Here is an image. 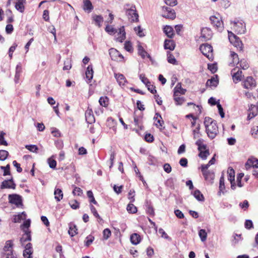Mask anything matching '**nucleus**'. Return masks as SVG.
<instances>
[{"mask_svg": "<svg viewBox=\"0 0 258 258\" xmlns=\"http://www.w3.org/2000/svg\"><path fill=\"white\" fill-rule=\"evenodd\" d=\"M173 97L176 105H181L185 101L184 98L183 97H180L179 94H174Z\"/></svg>", "mask_w": 258, "mask_h": 258, "instance_id": "nucleus-37", "label": "nucleus"}, {"mask_svg": "<svg viewBox=\"0 0 258 258\" xmlns=\"http://www.w3.org/2000/svg\"><path fill=\"white\" fill-rule=\"evenodd\" d=\"M8 152L6 150H0V160H5L8 156Z\"/></svg>", "mask_w": 258, "mask_h": 258, "instance_id": "nucleus-57", "label": "nucleus"}, {"mask_svg": "<svg viewBox=\"0 0 258 258\" xmlns=\"http://www.w3.org/2000/svg\"><path fill=\"white\" fill-rule=\"evenodd\" d=\"M140 79L141 80V81L147 86L149 83H150L149 80L145 77V75L144 74H141L140 75Z\"/></svg>", "mask_w": 258, "mask_h": 258, "instance_id": "nucleus-63", "label": "nucleus"}, {"mask_svg": "<svg viewBox=\"0 0 258 258\" xmlns=\"http://www.w3.org/2000/svg\"><path fill=\"white\" fill-rule=\"evenodd\" d=\"M103 234L104 238L107 239L111 235V231L108 228H106L103 230Z\"/></svg>", "mask_w": 258, "mask_h": 258, "instance_id": "nucleus-62", "label": "nucleus"}, {"mask_svg": "<svg viewBox=\"0 0 258 258\" xmlns=\"http://www.w3.org/2000/svg\"><path fill=\"white\" fill-rule=\"evenodd\" d=\"M199 235L202 242H204L206 240L207 233L205 229H201L199 232Z\"/></svg>", "mask_w": 258, "mask_h": 258, "instance_id": "nucleus-44", "label": "nucleus"}, {"mask_svg": "<svg viewBox=\"0 0 258 258\" xmlns=\"http://www.w3.org/2000/svg\"><path fill=\"white\" fill-rule=\"evenodd\" d=\"M126 210L128 213L132 214L136 213L137 212V207L133 204H128Z\"/></svg>", "mask_w": 258, "mask_h": 258, "instance_id": "nucleus-45", "label": "nucleus"}, {"mask_svg": "<svg viewBox=\"0 0 258 258\" xmlns=\"http://www.w3.org/2000/svg\"><path fill=\"white\" fill-rule=\"evenodd\" d=\"M54 199L57 202H59L63 198V193L59 188H55L54 192Z\"/></svg>", "mask_w": 258, "mask_h": 258, "instance_id": "nucleus-31", "label": "nucleus"}, {"mask_svg": "<svg viewBox=\"0 0 258 258\" xmlns=\"http://www.w3.org/2000/svg\"><path fill=\"white\" fill-rule=\"evenodd\" d=\"M205 180L207 181L212 182L214 179V173L211 171H208L203 173Z\"/></svg>", "mask_w": 258, "mask_h": 258, "instance_id": "nucleus-22", "label": "nucleus"}, {"mask_svg": "<svg viewBox=\"0 0 258 258\" xmlns=\"http://www.w3.org/2000/svg\"><path fill=\"white\" fill-rule=\"evenodd\" d=\"M5 133L4 132H0V145L7 146V142L5 140L4 136Z\"/></svg>", "mask_w": 258, "mask_h": 258, "instance_id": "nucleus-59", "label": "nucleus"}, {"mask_svg": "<svg viewBox=\"0 0 258 258\" xmlns=\"http://www.w3.org/2000/svg\"><path fill=\"white\" fill-rule=\"evenodd\" d=\"M209 150H206L200 152L199 156L203 159H206L207 157L209 155Z\"/></svg>", "mask_w": 258, "mask_h": 258, "instance_id": "nucleus-58", "label": "nucleus"}, {"mask_svg": "<svg viewBox=\"0 0 258 258\" xmlns=\"http://www.w3.org/2000/svg\"><path fill=\"white\" fill-rule=\"evenodd\" d=\"M244 176V173H240L237 176L236 181L237 183V186L239 187L243 186V184L241 183V179Z\"/></svg>", "mask_w": 258, "mask_h": 258, "instance_id": "nucleus-55", "label": "nucleus"}, {"mask_svg": "<svg viewBox=\"0 0 258 258\" xmlns=\"http://www.w3.org/2000/svg\"><path fill=\"white\" fill-rule=\"evenodd\" d=\"M246 169L247 170L251 167L258 168V159L255 158H251L248 159L245 165Z\"/></svg>", "mask_w": 258, "mask_h": 258, "instance_id": "nucleus-18", "label": "nucleus"}, {"mask_svg": "<svg viewBox=\"0 0 258 258\" xmlns=\"http://www.w3.org/2000/svg\"><path fill=\"white\" fill-rule=\"evenodd\" d=\"M86 78L89 80H91L93 78V70L92 66L89 65L87 69L86 72Z\"/></svg>", "mask_w": 258, "mask_h": 258, "instance_id": "nucleus-39", "label": "nucleus"}, {"mask_svg": "<svg viewBox=\"0 0 258 258\" xmlns=\"http://www.w3.org/2000/svg\"><path fill=\"white\" fill-rule=\"evenodd\" d=\"M25 148L28 150H29L30 152L33 153H37L38 150V148L37 147V146L34 145H26Z\"/></svg>", "mask_w": 258, "mask_h": 258, "instance_id": "nucleus-52", "label": "nucleus"}, {"mask_svg": "<svg viewBox=\"0 0 258 258\" xmlns=\"http://www.w3.org/2000/svg\"><path fill=\"white\" fill-rule=\"evenodd\" d=\"M193 195L194 197L199 201H204V197L203 194L199 190H196L194 193Z\"/></svg>", "mask_w": 258, "mask_h": 258, "instance_id": "nucleus-42", "label": "nucleus"}, {"mask_svg": "<svg viewBox=\"0 0 258 258\" xmlns=\"http://www.w3.org/2000/svg\"><path fill=\"white\" fill-rule=\"evenodd\" d=\"M8 199L10 203L14 204L17 207L22 205V198L19 195L16 194L9 195Z\"/></svg>", "mask_w": 258, "mask_h": 258, "instance_id": "nucleus-9", "label": "nucleus"}, {"mask_svg": "<svg viewBox=\"0 0 258 258\" xmlns=\"http://www.w3.org/2000/svg\"><path fill=\"white\" fill-rule=\"evenodd\" d=\"M247 119L250 120L256 116L258 114V106L250 104L248 110Z\"/></svg>", "mask_w": 258, "mask_h": 258, "instance_id": "nucleus-12", "label": "nucleus"}, {"mask_svg": "<svg viewBox=\"0 0 258 258\" xmlns=\"http://www.w3.org/2000/svg\"><path fill=\"white\" fill-rule=\"evenodd\" d=\"M162 17L167 19H174L176 17L175 11L170 8L167 7H162Z\"/></svg>", "mask_w": 258, "mask_h": 258, "instance_id": "nucleus-7", "label": "nucleus"}, {"mask_svg": "<svg viewBox=\"0 0 258 258\" xmlns=\"http://www.w3.org/2000/svg\"><path fill=\"white\" fill-rule=\"evenodd\" d=\"M231 28L237 34H243L245 32V24L242 20H236L231 22Z\"/></svg>", "mask_w": 258, "mask_h": 258, "instance_id": "nucleus-2", "label": "nucleus"}, {"mask_svg": "<svg viewBox=\"0 0 258 258\" xmlns=\"http://www.w3.org/2000/svg\"><path fill=\"white\" fill-rule=\"evenodd\" d=\"M196 144L198 146V150L200 152L207 150L206 149V147H207L206 145L203 144V139H198L196 141Z\"/></svg>", "mask_w": 258, "mask_h": 258, "instance_id": "nucleus-33", "label": "nucleus"}, {"mask_svg": "<svg viewBox=\"0 0 258 258\" xmlns=\"http://www.w3.org/2000/svg\"><path fill=\"white\" fill-rule=\"evenodd\" d=\"M109 55L111 59L117 61H121L123 59V57L116 49L112 48L109 49Z\"/></svg>", "mask_w": 258, "mask_h": 258, "instance_id": "nucleus-8", "label": "nucleus"}, {"mask_svg": "<svg viewBox=\"0 0 258 258\" xmlns=\"http://www.w3.org/2000/svg\"><path fill=\"white\" fill-rule=\"evenodd\" d=\"M33 252L32 245L31 243H28L25 246V249L23 251L24 258H31Z\"/></svg>", "mask_w": 258, "mask_h": 258, "instance_id": "nucleus-15", "label": "nucleus"}, {"mask_svg": "<svg viewBox=\"0 0 258 258\" xmlns=\"http://www.w3.org/2000/svg\"><path fill=\"white\" fill-rule=\"evenodd\" d=\"M93 20L95 21V24L99 27L101 26V23L103 21V18L101 15H94L92 17Z\"/></svg>", "mask_w": 258, "mask_h": 258, "instance_id": "nucleus-35", "label": "nucleus"}, {"mask_svg": "<svg viewBox=\"0 0 258 258\" xmlns=\"http://www.w3.org/2000/svg\"><path fill=\"white\" fill-rule=\"evenodd\" d=\"M200 125H199L196 129H195L193 131V135H194V139H200V137L201 136V134L200 132Z\"/></svg>", "mask_w": 258, "mask_h": 258, "instance_id": "nucleus-53", "label": "nucleus"}, {"mask_svg": "<svg viewBox=\"0 0 258 258\" xmlns=\"http://www.w3.org/2000/svg\"><path fill=\"white\" fill-rule=\"evenodd\" d=\"M13 242L11 240H8L4 247V251L5 253L12 251Z\"/></svg>", "mask_w": 258, "mask_h": 258, "instance_id": "nucleus-41", "label": "nucleus"}, {"mask_svg": "<svg viewBox=\"0 0 258 258\" xmlns=\"http://www.w3.org/2000/svg\"><path fill=\"white\" fill-rule=\"evenodd\" d=\"M69 205L73 209H77L79 207V203L76 200L71 201L69 202Z\"/></svg>", "mask_w": 258, "mask_h": 258, "instance_id": "nucleus-60", "label": "nucleus"}, {"mask_svg": "<svg viewBox=\"0 0 258 258\" xmlns=\"http://www.w3.org/2000/svg\"><path fill=\"white\" fill-rule=\"evenodd\" d=\"M105 31L110 35L115 34L117 32V30L115 29L111 26L107 25L105 28Z\"/></svg>", "mask_w": 258, "mask_h": 258, "instance_id": "nucleus-51", "label": "nucleus"}, {"mask_svg": "<svg viewBox=\"0 0 258 258\" xmlns=\"http://www.w3.org/2000/svg\"><path fill=\"white\" fill-rule=\"evenodd\" d=\"M86 120L90 124L95 121V117L93 114V111L91 109H88L85 113Z\"/></svg>", "mask_w": 258, "mask_h": 258, "instance_id": "nucleus-20", "label": "nucleus"}, {"mask_svg": "<svg viewBox=\"0 0 258 258\" xmlns=\"http://www.w3.org/2000/svg\"><path fill=\"white\" fill-rule=\"evenodd\" d=\"M224 175H222L220 178L219 181V191L218 193L219 196H221V194H224L225 190V183H224Z\"/></svg>", "mask_w": 258, "mask_h": 258, "instance_id": "nucleus-28", "label": "nucleus"}, {"mask_svg": "<svg viewBox=\"0 0 258 258\" xmlns=\"http://www.w3.org/2000/svg\"><path fill=\"white\" fill-rule=\"evenodd\" d=\"M94 240V237L91 235H89L86 238L85 241V245L87 247L89 246L93 241Z\"/></svg>", "mask_w": 258, "mask_h": 258, "instance_id": "nucleus-47", "label": "nucleus"}, {"mask_svg": "<svg viewBox=\"0 0 258 258\" xmlns=\"http://www.w3.org/2000/svg\"><path fill=\"white\" fill-rule=\"evenodd\" d=\"M77 229L76 226L73 224H70V229L69 230V234L71 236L73 237L77 234Z\"/></svg>", "mask_w": 258, "mask_h": 258, "instance_id": "nucleus-43", "label": "nucleus"}, {"mask_svg": "<svg viewBox=\"0 0 258 258\" xmlns=\"http://www.w3.org/2000/svg\"><path fill=\"white\" fill-rule=\"evenodd\" d=\"M124 49L128 52H132L133 48L132 43L130 41H126L124 43Z\"/></svg>", "mask_w": 258, "mask_h": 258, "instance_id": "nucleus-56", "label": "nucleus"}, {"mask_svg": "<svg viewBox=\"0 0 258 258\" xmlns=\"http://www.w3.org/2000/svg\"><path fill=\"white\" fill-rule=\"evenodd\" d=\"M186 90L181 87V83H178L174 88V94H184Z\"/></svg>", "mask_w": 258, "mask_h": 258, "instance_id": "nucleus-29", "label": "nucleus"}, {"mask_svg": "<svg viewBox=\"0 0 258 258\" xmlns=\"http://www.w3.org/2000/svg\"><path fill=\"white\" fill-rule=\"evenodd\" d=\"M83 10L88 13H90L93 9V6L91 1L90 0H83Z\"/></svg>", "mask_w": 258, "mask_h": 258, "instance_id": "nucleus-19", "label": "nucleus"}, {"mask_svg": "<svg viewBox=\"0 0 258 258\" xmlns=\"http://www.w3.org/2000/svg\"><path fill=\"white\" fill-rule=\"evenodd\" d=\"M201 52L209 59L213 58V48L211 45L207 43L203 44L200 47Z\"/></svg>", "mask_w": 258, "mask_h": 258, "instance_id": "nucleus-4", "label": "nucleus"}, {"mask_svg": "<svg viewBox=\"0 0 258 258\" xmlns=\"http://www.w3.org/2000/svg\"><path fill=\"white\" fill-rule=\"evenodd\" d=\"M251 135L256 139H258V126L256 127H253L251 131Z\"/></svg>", "mask_w": 258, "mask_h": 258, "instance_id": "nucleus-64", "label": "nucleus"}, {"mask_svg": "<svg viewBox=\"0 0 258 258\" xmlns=\"http://www.w3.org/2000/svg\"><path fill=\"white\" fill-rule=\"evenodd\" d=\"M164 32L169 38H172L173 36V28L169 26H166L164 28Z\"/></svg>", "mask_w": 258, "mask_h": 258, "instance_id": "nucleus-40", "label": "nucleus"}, {"mask_svg": "<svg viewBox=\"0 0 258 258\" xmlns=\"http://www.w3.org/2000/svg\"><path fill=\"white\" fill-rule=\"evenodd\" d=\"M138 54L143 58H144L146 56L149 57V55L148 54V53L145 50L144 48L141 46L140 44H139L138 45Z\"/></svg>", "mask_w": 258, "mask_h": 258, "instance_id": "nucleus-32", "label": "nucleus"}, {"mask_svg": "<svg viewBox=\"0 0 258 258\" xmlns=\"http://www.w3.org/2000/svg\"><path fill=\"white\" fill-rule=\"evenodd\" d=\"M134 30L139 36L143 37V36H145V34L143 33V30L141 29L140 26H138V27H135L134 28Z\"/></svg>", "mask_w": 258, "mask_h": 258, "instance_id": "nucleus-61", "label": "nucleus"}, {"mask_svg": "<svg viewBox=\"0 0 258 258\" xmlns=\"http://www.w3.org/2000/svg\"><path fill=\"white\" fill-rule=\"evenodd\" d=\"M218 84L217 78L213 77L211 79H209L206 83V86L209 87H216Z\"/></svg>", "mask_w": 258, "mask_h": 258, "instance_id": "nucleus-34", "label": "nucleus"}, {"mask_svg": "<svg viewBox=\"0 0 258 258\" xmlns=\"http://www.w3.org/2000/svg\"><path fill=\"white\" fill-rule=\"evenodd\" d=\"M125 9L126 10V15L131 22H134L138 21L139 15L136 12L135 6H132L130 9Z\"/></svg>", "mask_w": 258, "mask_h": 258, "instance_id": "nucleus-5", "label": "nucleus"}, {"mask_svg": "<svg viewBox=\"0 0 258 258\" xmlns=\"http://www.w3.org/2000/svg\"><path fill=\"white\" fill-rule=\"evenodd\" d=\"M256 86V82L251 77H247L243 82V87L246 89H252Z\"/></svg>", "mask_w": 258, "mask_h": 258, "instance_id": "nucleus-16", "label": "nucleus"}, {"mask_svg": "<svg viewBox=\"0 0 258 258\" xmlns=\"http://www.w3.org/2000/svg\"><path fill=\"white\" fill-rule=\"evenodd\" d=\"M204 123L209 138L211 139H214L219 133L216 121L213 120L211 118L206 117Z\"/></svg>", "mask_w": 258, "mask_h": 258, "instance_id": "nucleus-1", "label": "nucleus"}, {"mask_svg": "<svg viewBox=\"0 0 258 258\" xmlns=\"http://www.w3.org/2000/svg\"><path fill=\"white\" fill-rule=\"evenodd\" d=\"M228 37L231 43L240 50H242V43L238 37L232 32L228 31Z\"/></svg>", "mask_w": 258, "mask_h": 258, "instance_id": "nucleus-6", "label": "nucleus"}, {"mask_svg": "<svg viewBox=\"0 0 258 258\" xmlns=\"http://www.w3.org/2000/svg\"><path fill=\"white\" fill-rule=\"evenodd\" d=\"M231 73L233 77V81L235 83L241 81L243 77L242 71L239 70L238 67L233 69L231 71Z\"/></svg>", "mask_w": 258, "mask_h": 258, "instance_id": "nucleus-10", "label": "nucleus"}, {"mask_svg": "<svg viewBox=\"0 0 258 258\" xmlns=\"http://www.w3.org/2000/svg\"><path fill=\"white\" fill-rule=\"evenodd\" d=\"M230 57L232 59V62H230V65L231 66H235V64H238L239 63V58L237 53H235L233 51H231L230 53Z\"/></svg>", "mask_w": 258, "mask_h": 258, "instance_id": "nucleus-24", "label": "nucleus"}, {"mask_svg": "<svg viewBox=\"0 0 258 258\" xmlns=\"http://www.w3.org/2000/svg\"><path fill=\"white\" fill-rule=\"evenodd\" d=\"M212 31L209 28H203L201 30V38L204 41L210 40L212 37Z\"/></svg>", "mask_w": 258, "mask_h": 258, "instance_id": "nucleus-11", "label": "nucleus"}, {"mask_svg": "<svg viewBox=\"0 0 258 258\" xmlns=\"http://www.w3.org/2000/svg\"><path fill=\"white\" fill-rule=\"evenodd\" d=\"M167 60L169 63L173 64H176L177 61L172 54L168 53L167 54Z\"/></svg>", "mask_w": 258, "mask_h": 258, "instance_id": "nucleus-54", "label": "nucleus"}, {"mask_svg": "<svg viewBox=\"0 0 258 258\" xmlns=\"http://www.w3.org/2000/svg\"><path fill=\"white\" fill-rule=\"evenodd\" d=\"M72 68L71 60L69 58L66 59L64 61L63 70H69Z\"/></svg>", "mask_w": 258, "mask_h": 258, "instance_id": "nucleus-50", "label": "nucleus"}, {"mask_svg": "<svg viewBox=\"0 0 258 258\" xmlns=\"http://www.w3.org/2000/svg\"><path fill=\"white\" fill-rule=\"evenodd\" d=\"M240 67L243 70H246L249 68V64L245 59H242L239 61Z\"/></svg>", "mask_w": 258, "mask_h": 258, "instance_id": "nucleus-48", "label": "nucleus"}, {"mask_svg": "<svg viewBox=\"0 0 258 258\" xmlns=\"http://www.w3.org/2000/svg\"><path fill=\"white\" fill-rule=\"evenodd\" d=\"M154 119L157 122L155 123V125L157 127H162L163 124L164 123V121L162 120L161 116L160 115L159 113H156L155 114V116H154Z\"/></svg>", "mask_w": 258, "mask_h": 258, "instance_id": "nucleus-26", "label": "nucleus"}, {"mask_svg": "<svg viewBox=\"0 0 258 258\" xmlns=\"http://www.w3.org/2000/svg\"><path fill=\"white\" fill-rule=\"evenodd\" d=\"M16 184L14 182L12 178L9 180H5L2 183L1 188H12L15 189Z\"/></svg>", "mask_w": 258, "mask_h": 258, "instance_id": "nucleus-17", "label": "nucleus"}, {"mask_svg": "<svg viewBox=\"0 0 258 258\" xmlns=\"http://www.w3.org/2000/svg\"><path fill=\"white\" fill-rule=\"evenodd\" d=\"M25 0H17L15 8L19 12L23 13L25 9L24 4Z\"/></svg>", "mask_w": 258, "mask_h": 258, "instance_id": "nucleus-23", "label": "nucleus"}, {"mask_svg": "<svg viewBox=\"0 0 258 258\" xmlns=\"http://www.w3.org/2000/svg\"><path fill=\"white\" fill-rule=\"evenodd\" d=\"M130 239L131 242L134 245L138 244L141 241V237L137 233H134L132 234Z\"/></svg>", "mask_w": 258, "mask_h": 258, "instance_id": "nucleus-30", "label": "nucleus"}, {"mask_svg": "<svg viewBox=\"0 0 258 258\" xmlns=\"http://www.w3.org/2000/svg\"><path fill=\"white\" fill-rule=\"evenodd\" d=\"M31 240V235L30 234V232H25V235L22 237L20 239V241L22 243V244H23V242L26 241H30Z\"/></svg>", "mask_w": 258, "mask_h": 258, "instance_id": "nucleus-49", "label": "nucleus"}, {"mask_svg": "<svg viewBox=\"0 0 258 258\" xmlns=\"http://www.w3.org/2000/svg\"><path fill=\"white\" fill-rule=\"evenodd\" d=\"M117 35L116 36V40L119 42H122L126 37V33L124 26L120 27L117 29Z\"/></svg>", "mask_w": 258, "mask_h": 258, "instance_id": "nucleus-14", "label": "nucleus"}, {"mask_svg": "<svg viewBox=\"0 0 258 258\" xmlns=\"http://www.w3.org/2000/svg\"><path fill=\"white\" fill-rule=\"evenodd\" d=\"M227 173L228 174V180L230 181L231 183V187L233 190L235 189L236 184L234 182L235 178V172L233 169L231 167H229L227 170Z\"/></svg>", "mask_w": 258, "mask_h": 258, "instance_id": "nucleus-13", "label": "nucleus"}, {"mask_svg": "<svg viewBox=\"0 0 258 258\" xmlns=\"http://www.w3.org/2000/svg\"><path fill=\"white\" fill-rule=\"evenodd\" d=\"M26 218V214L25 212L15 215L13 218L14 223H20L22 220H25Z\"/></svg>", "mask_w": 258, "mask_h": 258, "instance_id": "nucleus-27", "label": "nucleus"}, {"mask_svg": "<svg viewBox=\"0 0 258 258\" xmlns=\"http://www.w3.org/2000/svg\"><path fill=\"white\" fill-rule=\"evenodd\" d=\"M54 157L55 156L54 155H52L47 160V162L48 164L49 167L53 169H55L56 166V161L53 159Z\"/></svg>", "mask_w": 258, "mask_h": 258, "instance_id": "nucleus-38", "label": "nucleus"}, {"mask_svg": "<svg viewBox=\"0 0 258 258\" xmlns=\"http://www.w3.org/2000/svg\"><path fill=\"white\" fill-rule=\"evenodd\" d=\"M212 24H213L217 29L221 31L224 28L223 22L222 21L221 17L219 14L212 16L210 18Z\"/></svg>", "mask_w": 258, "mask_h": 258, "instance_id": "nucleus-3", "label": "nucleus"}, {"mask_svg": "<svg viewBox=\"0 0 258 258\" xmlns=\"http://www.w3.org/2000/svg\"><path fill=\"white\" fill-rule=\"evenodd\" d=\"M175 43L172 40H165L164 42V48L166 49L173 50L175 48Z\"/></svg>", "mask_w": 258, "mask_h": 258, "instance_id": "nucleus-25", "label": "nucleus"}, {"mask_svg": "<svg viewBox=\"0 0 258 258\" xmlns=\"http://www.w3.org/2000/svg\"><path fill=\"white\" fill-rule=\"evenodd\" d=\"M22 72V68L21 65L17 64L16 68V73L15 76V82L17 83L19 82L20 75Z\"/></svg>", "mask_w": 258, "mask_h": 258, "instance_id": "nucleus-36", "label": "nucleus"}, {"mask_svg": "<svg viewBox=\"0 0 258 258\" xmlns=\"http://www.w3.org/2000/svg\"><path fill=\"white\" fill-rule=\"evenodd\" d=\"M114 77L119 86L124 85L126 82V79L122 74H114Z\"/></svg>", "mask_w": 258, "mask_h": 258, "instance_id": "nucleus-21", "label": "nucleus"}, {"mask_svg": "<svg viewBox=\"0 0 258 258\" xmlns=\"http://www.w3.org/2000/svg\"><path fill=\"white\" fill-rule=\"evenodd\" d=\"M100 105L106 107L108 104V98L107 97H101L99 100Z\"/></svg>", "mask_w": 258, "mask_h": 258, "instance_id": "nucleus-46", "label": "nucleus"}]
</instances>
